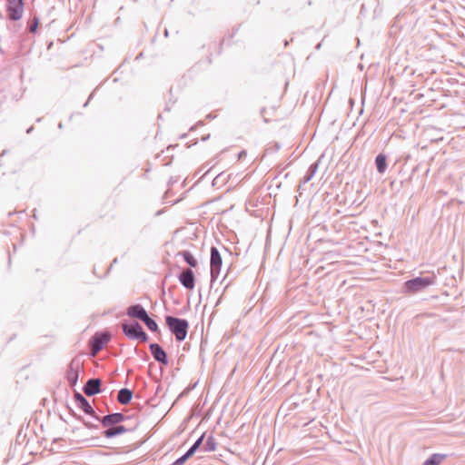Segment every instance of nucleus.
<instances>
[{
    "instance_id": "f257e3e1",
    "label": "nucleus",
    "mask_w": 465,
    "mask_h": 465,
    "mask_svg": "<svg viewBox=\"0 0 465 465\" xmlns=\"http://www.w3.org/2000/svg\"><path fill=\"white\" fill-rule=\"evenodd\" d=\"M165 323L171 333L174 335L176 341L182 342L185 340L189 329L187 320L173 315H166Z\"/></svg>"
},
{
    "instance_id": "f03ea898",
    "label": "nucleus",
    "mask_w": 465,
    "mask_h": 465,
    "mask_svg": "<svg viewBox=\"0 0 465 465\" xmlns=\"http://www.w3.org/2000/svg\"><path fill=\"white\" fill-rule=\"evenodd\" d=\"M122 330L124 335L130 340H137L141 342H146L149 339L147 333L138 322H123Z\"/></svg>"
},
{
    "instance_id": "7ed1b4c3",
    "label": "nucleus",
    "mask_w": 465,
    "mask_h": 465,
    "mask_svg": "<svg viewBox=\"0 0 465 465\" xmlns=\"http://www.w3.org/2000/svg\"><path fill=\"white\" fill-rule=\"evenodd\" d=\"M436 276H418L404 282V291H422L429 286L434 285Z\"/></svg>"
},
{
    "instance_id": "20e7f679",
    "label": "nucleus",
    "mask_w": 465,
    "mask_h": 465,
    "mask_svg": "<svg viewBox=\"0 0 465 465\" xmlns=\"http://www.w3.org/2000/svg\"><path fill=\"white\" fill-rule=\"evenodd\" d=\"M222 265L223 259L219 250L215 246H212L210 250L211 289L213 288V284L220 274Z\"/></svg>"
},
{
    "instance_id": "39448f33",
    "label": "nucleus",
    "mask_w": 465,
    "mask_h": 465,
    "mask_svg": "<svg viewBox=\"0 0 465 465\" xmlns=\"http://www.w3.org/2000/svg\"><path fill=\"white\" fill-rule=\"evenodd\" d=\"M83 366L84 362L78 357H74L70 361L66 371V380L71 387L76 386Z\"/></svg>"
},
{
    "instance_id": "423d86ee",
    "label": "nucleus",
    "mask_w": 465,
    "mask_h": 465,
    "mask_svg": "<svg viewBox=\"0 0 465 465\" xmlns=\"http://www.w3.org/2000/svg\"><path fill=\"white\" fill-rule=\"evenodd\" d=\"M111 334L109 331H97L89 341V347L93 354L98 353L105 344L110 341Z\"/></svg>"
},
{
    "instance_id": "0eeeda50",
    "label": "nucleus",
    "mask_w": 465,
    "mask_h": 465,
    "mask_svg": "<svg viewBox=\"0 0 465 465\" xmlns=\"http://www.w3.org/2000/svg\"><path fill=\"white\" fill-rule=\"evenodd\" d=\"M23 0H6V12L8 18L12 21L19 20L24 14Z\"/></svg>"
},
{
    "instance_id": "6e6552de",
    "label": "nucleus",
    "mask_w": 465,
    "mask_h": 465,
    "mask_svg": "<svg viewBox=\"0 0 465 465\" xmlns=\"http://www.w3.org/2000/svg\"><path fill=\"white\" fill-rule=\"evenodd\" d=\"M74 399L76 406L81 409L85 414L92 416L95 420H100V417L95 413L94 408L91 406L89 401L80 392L75 391Z\"/></svg>"
},
{
    "instance_id": "1a4fd4ad",
    "label": "nucleus",
    "mask_w": 465,
    "mask_h": 465,
    "mask_svg": "<svg viewBox=\"0 0 465 465\" xmlns=\"http://www.w3.org/2000/svg\"><path fill=\"white\" fill-rule=\"evenodd\" d=\"M179 282L187 290L192 291L195 285L194 273L192 269H183L178 275Z\"/></svg>"
},
{
    "instance_id": "9d476101",
    "label": "nucleus",
    "mask_w": 465,
    "mask_h": 465,
    "mask_svg": "<svg viewBox=\"0 0 465 465\" xmlns=\"http://www.w3.org/2000/svg\"><path fill=\"white\" fill-rule=\"evenodd\" d=\"M149 350L152 356L157 362L163 365H167L169 363L167 353L158 343H150Z\"/></svg>"
},
{
    "instance_id": "9b49d317",
    "label": "nucleus",
    "mask_w": 465,
    "mask_h": 465,
    "mask_svg": "<svg viewBox=\"0 0 465 465\" xmlns=\"http://www.w3.org/2000/svg\"><path fill=\"white\" fill-rule=\"evenodd\" d=\"M127 419L125 415L121 412H114L100 417L98 420L103 427H112L113 425L120 424Z\"/></svg>"
},
{
    "instance_id": "f8f14e48",
    "label": "nucleus",
    "mask_w": 465,
    "mask_h": 465,
    "mask_svg": "<svg viewBox=\"0 0 465 465\" xmlns=\"http://www.w3.org/2000/svg\"><path fill=\"white\" fill-rule=\"evenodd\" d=\"M102 381L99 378H92L89 379L84 388V393L87 396H94L101 392L102 389Z\"/></svg>"
},
{
    "instance_id": "ddd939ff",
    "label": "nucleus",
    "mask_w": 465,
    "mask_h": 465,
    "mask_svg": "<svg viewBox=\"0 0 465 465\" xmlns=\"http://www.w3.org/2000/svg\"><path fill=\"white\" fill-rule=\"evenodd\" d=\"M241 279L236 277L232 270H228L221 283H224L223 291H228L230 288L239 287Z\"/></svg>"
},
{
    "instance_id": "4468645a",
    "label": "nucleus",
    "mask_w": 465,
    "mask_h": 465,
    "mask_svg": "<svg viewBox=\"0 0 465 465\" xmlns=\"http://www.w3.org/2000/svg\"><path fill=\"white\" fill-rule=\"evenodd\" d=\"M127 315L138 319L141 322L148 315L146 310L141 304H134L127 308Z\"/></svg>"
},
{
    "instance_id": "2eb2a0df",
    "label": "nucleus",
    "mask_w": 465,
    "mask_h": 465,
    "mask_svg": "<svg viewBox=\"0 0 465 465\" xmlns=\"http://www.w3.org/2000/svg\"><path fill=\"white\" fill-rule=\"evenodd\" d=\"M107 429L103 432V436L107 439H112L121 434H124L130 430L124 425L116 424L112 427H106Z\"/></svg>"
},
{
    "instance_id": "dca6fc26",
    "label": "nucleus",
    "mask_w": 465,
    "mask_h": 465,
    "mask_svg": "<svg viewBox=\"0 0 465 465\" xmlns=\"http://www.w3.org/2000/svg\"><path fill=\"white\" fill-rule=\"evenodd\" d=\"M133 397V391L130 389L123 388L118 391L117 401L121 404H128Z\"/></svg>"
},
{
    "instance_id": "f3484780",
    "label": "nucleus",
    "mask_w": 465,
    "mask_h": 465,
    "mask_svg": "<svg viewBox=\"0 0 465 465\" xmlns=\"http://www.w3.org/2000/svg\"><path fill=\"white\" fill-rule=\"evenodd\" d=\"M375 165L379 173H384L387 170V156L384 153H379L375 157Z\"/></svg>"
},
{
    "instance_id": "a211bd4d",
    "label": "nucleus",
    "mask_w": 465,
    "mask_h": 465,
    "mask_svg": "<svg viewBox=\"0 0 465 465\" xmlns=\"http://www.w3.org/2000/svg\"><path fill=\"white\" fill-rule=\"evenodd\" d=\"M182 256L183 261L191 267L195 268L198 264L196 258L192 254L190 251H182L177 253Z\"/></svg>"
},
{
    "instance_id": "6ab92c4d",
    "label": "nucleus",
    "mask_w": 465,
    "mask_h": 465,
    "mask_svg": "<svg viewBox=\"0 0 465 465\" xmlns=\"http://www.w3.org/2000/svg\"><path fill=\"white\" fill-rule=\"evenodd\" d=\"M446 458V454L434 453L424 461L423 465H440Z\"/></svg>"
},
{
    "instance_id": "aec40b11",
    "label": "nucleus",
    "mask_w": 465,
    "mask_h": 465,
    "mask_svg": "<svg viewBox=\"0 0 465 465\" xmlns=\"http://www.w3.org/2000/svg\"><path fill=\"white\" fill-rule=\"evenodd\" d=\"M319 162H320V159L317 162H315L310 165L306 174L302 179V183H307L308 182H310L312 179V177L314 176V174L316 173V172L318 170Z\"/></svg>"
},
{
    "instance_id": "412c9836",
    "label": "nucleus",
    "mask_w": 465,
    "mask_h": 465,
    "mask_svg": "<svg viewBox=\"0 0 465 465\" xmlns=\"http://www.w3.org/2000/svg\"><path fill=\"white\" fill-rule=\"evenodd\" d=\"M204 439V433L202 434L195 442L190 447V449L184 453L189 459L196 452V450L203 444Z\"/></svg>"
},
{
    "instance_id": "4be33fe9",
    "label": "nucleus",
    "mask_w": 465,
    "mask_h": 465,
    "mask_svg": "<svg viewBox=\"0 0 465 465\" xmlns=\"http://www.w3.org/2000/svg\"><path fill=\"white\" fill-rule=\"evenodd\" d=\"M142 322L146 325V327L151 331H153V332L159 331V327H158L157 322L153 319H152L149 315H146V317L144 319H143Z\"/></svg>"
},
{
    "instance_id": "5701e85b",
    "label": "nucleus",
    "mask_w": 465,
    "mask_h": 465,
    "mask_svg": "<svg viewBox=\"0 0 465 465\" xmlns=\"http://www.w3.org/2000/svg\"><path fill=\"white\" fill-rule=\"evenodd\" d=\"M215 450H216V440L212 435H210L207 438V440L203 445V450L204 451H214Z\"/></svg>"
},
{
    "instance_id": "b1692460",
    "label": "nucleus",
    "mask_w": 465,
    "mask_h": 465,
    "mask_svg": "<svg viewBox=\"0 0 465 465\" xmlns=\"http://www.w3.org/2000/svg\"><path fill=\"white\" fill-rule=\"evenodd\" d=\"M39 26V19L36 16H34V19L31 21V34H34L36 32L37 28Z\"/></svg>"
},
{
    "instance_id": "393cba45",
    "label": "nucleus",
    "mask_w": 465,
    "mask_h": 465,
    "mask_svg": "<svg viewBox=\"0 0 465 465\" xmlns=\"http://www.w3.org/2000/svg\"><path fill=\"white\" fill-rule=\"evenodd\" d=\"M188 460L189 458L185 454H183L170 465H183Z\"/></svg>"
},
{
    "instance_id": "a878e982",
    "label": "nucleus",
    "mask_w": 465,
    "mask_h": 465,
    "mask_svg": "<svg viewBox=\"0 0 465 465\" xmlns=\"http://www.w3.org/2000/svg\"><path fill=\"white\" fill-rule=\"evenodd\" d=\"M198 295V298L200 302L203 300V298L209 302V300L211 298V295L213 294V292H195Z\"/></svg>"
},
{
    "instance_id": "bb28decb",
    "label": "nucleus",
    "mask_w": 465,
    "mask_h": 465,
    "mask_svg": "<svg viewBox=\"0 0 465 465\" xmlns=\"http://www.w3.org/2000/svg\"><path fill=\"white\" fill-rule=\"evenodd\" d=\"M170 278H172V276H165L163 282V286H162V291H164L165 288L168 289V291H172V286L169 285V280Z\"/></svg>"
},
{
    "instance_id": "cd10ccee",
    "label": "nucleus",
    "mask_w": 465,
    "mask_h": 465,
    "mask_svg": "<svg viewBox=\"0 0 465 465\" xmlns=\"http://www.w3.org/2000/svg\"><path fill=\"white\" fill-rule=\"evenodd\" d=\"M80 419H81V420L83 421L84 425L86 428H88V429H96V428H97V425L93 424V423H91V422H89V421H86V420H84L83 418H80Z\"/></svg>"
},
{
    "instance_id": "c85d7f7f",
    "label": "nucleus",
    "mask_w": 465,
    "mask_h": 465,
    "mask_svg": "<svg viewBox=\"0 0 465 465\" xmlns=\"http://www.w3.org/2000/svg\"><path fill=\"white\" fill-rule=\"evenodd\" d=\"M246 155H247L246 151L242 150V151H241V152L237 154V159H238V160H242V158H244Z\"/></svg>"
},
{
    "instance_id": "c756f323",
    "label": "nucleus",
    "mask_w": 465,
    "mask_h": 465,
    "mask_svg": "<svg viewBox=\"0 0 465 465\" xmlns=\"http://www.w3.org/2000/svg\"><path fill=\"white\" fill-rule=\"evenodd\" d=\"M265 114H266V109H265V108H262V109L261 110V115H262V117L263 118L264 122H265V123H268V122H269V119L266 117Z\"/></svg>"
},
{
    "instance_id": "7c9ffc66",
    "label": "nucleus",
    "mask_w": 465,
    "mask_h": 465,
    "mask_svg": "<svg viewBox=\"0 0 465 465\" xmlns=\"http://www.w3.org/2000/svg\"><path fill=\"white\" fill-rule=\"evenodd\" d=\"M203 123L202 121H199L195 125L192 126L190 128V131H194L198 125H203Z\"/></svg>"
},
{
    "instance_id": "2f4dec72",
    "label": "nucleus",
    "mask_w": 465,
    "mask_h": 465,
    "mask_svg": "<svg viewBox=\"0 0 465 465\" xmlns=\"http://www.w3.org/2000/svg\"><path fill=\"white\" fill-rule=\"evenodd\" d=\"M210 138V134H207L202 138L203 141H206Z\"/></svg>"
},
{
    "instance_id": "473e14b6",
    "label": "nucleus",
    "mask_w": 465,
    "mask_h": 465,
    "mask_svg": "<svg viewBox=\"0 0 465 465\" xmlns=\"http://www.w3.org/2000/svg\"><path fill=\"white\" fill-rule=\"evenodd\" d=\"M216 294L217 292H213V299H210V303L213 302V301L216 298Z\"/></svg>"
},
{
    "instance_id": "72a5a7b5",
    "label": "nucleus",
    "mask_w": 465,
    "mask_h": 465,
    "mask_svg": "<svg viewBox=\"0 0 465 465\" xmlns=\"http://www.w3.org/2000/svg\"><path fill=\"white\" fill-rule=\"evenodd\" d=\"M321 47H322V43H319V44L315 46V48H316L317 50H319Z\"/></svg>"
},
{
    "instance_id": "f704fd0d",
    "label": "nucleus",
    "mask_w": 465,
    "mask_h": 465,
    "mask_svg": "<svg viewBox=\"0 0 465 465\" xmlns=\"http://www.w3.org/2000/svg\"><path fill=\"white\" fill-rule=\"evenodd\" d=\"M24 74H25L24 68H22V69H21V78H22V79L24 78Z\"/></svg>"
},
{
    "instance_id": "c9c22d12",
    "label": "nucleus",
    "mask_w": 465,
    "mask_h": 465,
    "mask_svg": "<svg viewBox=\"0 0 465 465\" xmlns=\"http://www.w3.org/2000/svg\"><path fill=\"white\" fill-rule=\"evenodd\" d=\"M221 296L218 298V301L214 303V306H217L220 302Z\"/></svg>"
},
{
    "instance_id": "e433bc0d",
    "label": "nucleus",
    "mask_w": 465,
    "mask_h": 465,
    "mask_svg": "<svg viewBox=\"0 0 465 465\" xmlns=\"http://www.w3.org/2000/svg\"><path fill=\"white\" fill-rule=\"evenodd\" d=\"M114 263H117V258L114 259L113 263L111 264V266H112Z\"/></svg>"
},
{
    "instance_id": "4c0bfd02",
    "label": "nucleus",
    "mask_w": 465,
    "mask_h": 465,
    "mask_svg": "<svg viewBox=\"0 0 465 465\" xmlns=\"http://www.w3.org/2000/svg\"><path fill=\"white\" fill-rule=\"evenodd\" d=\"M448 294H449L448 292H442V295L445 296V297H447Z\"/></svg>"
},
{
    "instance_id": "58836bf2",
    "label": "nucleus",
    "mask_w": 465,
    "mask_h": 465,
    "mask_svg": "<svg viewBox=\"0 0 465 465\" xmlns=\"http://www.w3.org/2000/svg\"><path fill=\"white\" fill-rule=\"evenodd\" d=\"M33 217H34L35 219H37L36 214H35V213H33Z\"/></svg>"
},
{
    "instance_id": "ea45409f",
    "label": "nucleus",
    "mask_w": 465,
    "mask_h": 465,
    "mask_svg": "<svg viewBox=\"0 0 465 465\" xmlns=\"http://www.w3.org/2000/svg\"><path fill=\"white\" fill-rule=\"evenodd\" d=\"M29 24H30V21H27V26H26V29L28 28Z\"/></svg>"
}]
</instances>
